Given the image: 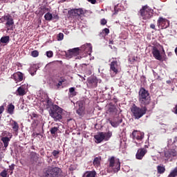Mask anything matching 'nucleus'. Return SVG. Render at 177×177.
Returning a JSON list of instances; mask_svg holds the SVG:
<instances>
[{"instance_id": "nucleus-11", "label": "nucleus", "mask_w": 177, "mask_h": 177, "mask_svg": "<svg viewBox=\"0 0 177 177\" xmlns=\"http://www.w3.org/2000/svg\"><path fill=\"white\" fill-rule=\"evenodd\" d=\"M44 109L48 111L49 115H50V111H51L53 106V102L52 99H50L48 96H46L44 101H42Z\"/></svg>"}, {"instance_id": "nucleus-31", "label": "nucleus", "mask_w": 177, "mask_h": 177, "mask_svg": "<svg viewBox=\"0 0 177 177\" xmlns=\"http://www.w3.org/2000/svg\"><path fill=\"white\" fill-rule=\"evenodd\" d=\"M50 131L51 135H56V133H57V132L59 131V128H57V127H53V128L50 129Z\"/></svg>"}, {"instance_id": "nucleus-18", "label": "nucleus", "mask_w": 177, "mask_h": 177, "mask_svg": "<svg viewBox=\"0 0 177 177\" xmlns=\"http://www.w3.org/2000/svg\"><path fill=\"white\" fill-rule=\"evenodd\" d=\"M94 138L95 139L96 143H102V142L105 139L104 132H100L98 135L94 136Z\"/></svg>"}, {"instance_id": "nucleus-46", "label": "nucleus", "mask_w": 177, "mask_h": 177, "mask_svg": "<svg viewBox=\"0 0 177 177\" xmlns=\"http://www.w3.org/2000/svg\"><path fill=\"white\" fill-rule=\"evenodd\" d=\"M106 24H107V21L106 20V19H101L100 24H102V26H104Z\"/></svg>"}, {"instance_id": "nucleus-4", "label": "nucleus", "mask_w": 177, "mask_h": 177, "mask_svg": "<svg viewBox=\"0 0 177 177\" xmlns=\"http://www.w3.org/2000/svg\"><path fill=\"white\" fill-rule=\"evenodd\" d=\"M0 21L4 24L7 30H14L15 21L14 19L10 14H6L0 19Z\"/></svg>"}, {"instance_id": "nucleus-33", "label": "nucleus", "mask_w": 177, "mask_h": 177, "mask_svg": "<svg viewBox=\"0 0 177 177\" xmlns=\"http://www.w3.org/2000/svg\"><path fill=\"white\" fill-rule=\"evenodd\" d=\"M176 176H177V167H175L169 175V177H176Z\"/></svg>"}, {"instance_id": "nucleus-35", "label": "nucleus", "mask_w": 177, "mask_h": 177, "mask_svg": "<svg viewBox=\"0 0 177 177\" xmlns=\"http://www.w3.org/2000/svg\"><path fill=\"white\" fill-rule=\"evenodd\" d=\"M66 82L65 77H61L59 82H58V84H57V88H59V87H60V86H62L63 82Z\"/></svg>"}, {"instance_id": "nucleus-49", "label": "nucleus", "mask_w": 177, "mask_h": 177, "mask_svg": "<svg viewBox=\"0 0 177 177\" xmlns=\"http://www.w3.org/2000/svg\"><path fill=\"white\" fill-rule=\"evenodd\" d=\"M15 167V163H12V164L9 166V169H10L11 171H14Z\"/></svg>"}, {"instance_id": "nucleus-19", "label": "nucleus", "mask_w": 177, "mask_h": 177, "mask_svg": "<svg viewBox=\"0 0 177 177\" xmlns=\"http://www.w3.org/2000/svg\"><path fill=\"white\" fill-rule=\"evenodd\" d=\"M84 111H85V106H84L83 103H79L78 109L76 110L77 114H78L79 116H84Z\"/></svg>"}, {"instance_id": "nucleus-24", "label": "nucleus", "mask_w": 177, "mask_h": 177, "mask_svg": "<svg viewBox=\"0 0 177 177\" xmlns=\"http://www.w3.org/2000/svg\"><path fill=\"white\" fill-rule=\"evenodd\" d=\"M95 176H96L95 171H86L83 175V177H95Z\"/></svg>"}, {"instance_id": "nucleus-42", "label": "nucleus", "mask_w": 177, "mask_h": 177, "mask_svg": "<svg viewBox=\"0 0 177 177\" xmlns=\"http://www.w3.org/2000/svg\"><path fill=\"white\" fill-rule=\"evenodd\" d=\"M4 111H5V106H0V120H1L2 114H3Z\"/></svg>"}, {"instance_id": "nucleus-54", "label": "nucleus", "mask_w": 177, "mask_h": 177, "mask_svg": "<svg viewBox=\"0 0 177 177\" xmlns=\"http://www.w3.org/2000/svg\"><path fill=\"white\" fill-rule=\"evenodd\" d=\"M174 114H177V104H176V106H174Z\"/></svg>"}, {"instance_id": "nucleus-9", "label": "nucleus", "mask_w": 177, "mask_h": 177, "mask_svg": "<svg viewBox=\"0 0 177 177\" xmlns=\"http://www.w3.org/2000/svg\"><path fill=\"white\" fill-rule=\"evenodd\" d=\"M165 157L167 158V160L170 159L171 160L174 158H177V146L165 152Z\"/></svg>"}, {"instance_id": "nucleus-43", "label": "nucleus", "mask_w": 177, "mask_h": 177, "mask_svg": "<svg viewBox=\"0 0 177 177\" xmlns=\"http://www.w3.org/2000/svg\"><path fill=\"white\" fill-rule=\"evenodd\" d=\"M118 111L117 108H115V106H111L109 108V111L111 113H115Z\"/></svg>"}, {"instance_id": "nucleus-21", "label": "nucleus", "mask_w": 177, "mask_h": 177, "mask_svg": "<svg viewBox=\"0 0 177 177\" xmlns=\"http://www.w3.org/2000/svg\"><path fill=\"white\" fill-rule=\"evenodd\" d=\"M17 95L19 96H24L26 95V92L24 86H20L17 89Z\"/></svg>"}, {"instance_id": "nucleus-22", "label": "nucleus", "mask_w": 177, "mask_h": 177, "mask_svg": "<svg viewBox=\"0 0 177 177\" xmlns=\"http://www.w3.org/2000/svg\"><path fill=\"white\" fill-rule=\"evenodd\" d=\"M101 160L102 156H96L95 158H94L93 164L95 166V167H99L100 166Z\"/></svg>"}, {"instance_id": "nucleus-53", "label": "nucleus", "mask_w": 177, "mask_h": 177, "mask_svg": "<svg viewBox=\"0 0 177 177\" xmlns=\"http://www.w3.org/2000/svg\"><path fill=\"white\" fill-rule=\"evenodd\" d=\"M88 1L89 3H93V4L96 3V0H88Z\"/></svg>"}, {"instance_id": "nucleus-60", "label": "nucleus", "mask_w": 177, "mask_h": 177, "mask_svg": "<svg viewBox=\"0 0 177 177\" xmlns=\"http://www.w3.org/2000/svg\"><path fill=\"white\" fill-rule=\"evenodd\" d=\"M41 156H44V152L41 153Z\"/></svg>"}, {"instance_id": "nucleus-25", "label": "nucleus", "mask_w": 177, "mask_h": 177, "mask_svg": "<svg viewBox=\"0 0 177 177\" xmlns=\"http://www.w3.org/2000/svg\"><path fill=\"white\" fill-rule=\"evenodd\" d=\"M1 142L3 143L4 145V147H8L10 141V138H9V137H2L1 138Z\"/></svg>"}, {"instance_id": "nucleus-37", "label": "nucleus", "mask_w": 177, "mask_h": 177, "mask_svg": "<svg viewBox=\"0 0 177 177\" xmlns=\"http://www.w3.org/2000/svg\"><path fill=\"white\" fill-rule=\"evenodd\" d=\"M50 8H48L47 7H43L40 10V13H41L43 15V14L50 12Z\"/></svg>"}, {"instance_id": "nucleus-10", "label": "nucleus", "mask_w": 177, "mask_h": 177, "mask_svg": "<svg viewBox=\"0 0 177 177\" xmlns=\"http://www.w3.org/2000/svg\"><path fill=\"white\" fill-rule=\"evenodd\" d=\"M99 80L96 77H91L87 79V86L88 88H95L97 87Z\"/></svg>"}, {"instance_id": "nucleus-26", "label": "nucleus", "mask_w": 177, "mask_h": 177, "mask_svg": "<svg viewBox=\"0 0 177 177\" xmlns=\"http://www.w3.org/2000/svg\"><path fill=\"white\" fill-rule=\"evenodd\" d=\"M15 108V106H14V104H12V103H10V104H8V114H10V115L14 114Z\"/></svg>"}, {"instance_id": "nucleus-15", "label": "nucleus", "mask_w": 177, "mask_h": 177, "mask_svg": "<svg viewBox=\"0 0 177 177\" xmlns=\"http://www.w3.org/2000/svg\"><path fill=\"white\" fill-rule=\"evenodd\" d=\"M133 138L137 139V140H142L145 138V133L138 130H134L132 132Z\"/></svg>"}, {"instance_id": "nucleus-36", "label": "nucleus", "mask_w": 177, "mask_h": 177, "mask_svg": "<svg viewBox=\"0 0 177 177\" xmlns=\"http://www.w3.org/2000/svg\"><path fill=\"white\" fill-rule=\"evenodd\" d=\"M69 92L71 93V95H72V96L77 95V92H75V87H71V88H69Z\"/></svg>"}, {"instance_id": "nucleus-38", "label": "nucleus", "mask_w": 177, "mask_h": 177, "mask_svg": "<svg viewBox=\"0 0 177 177\" xmlns=\"http://www.w3.org/2000/svg\"><path fill=\"white\" fill-rule=\"evenodd\" d=\"M52 154L53 157L58 158L59 154V151H57V149H54L52 152Z\"/></svg>"}, {"instance_id": "nucleus-34", "label": "nucleus", "mask_w": 177, "mask_h": 177, "mask_svg": "<svg viewBox=\"0 0 177 177\" xmlns=\"http://www.w3.org/2000/svg\"><path fill=\"white\" fill-rule=\"evenodd\" d=\"M84 13V12L82 10V8L76 9V17H80V15H82Z\"/></svg>"}, {"instance_id": "nucleus-2", "label": "nucleus", "mask_w": 177, "mask_h": 177, "mask_svg": "<svg viewBox=\"0 0 177 177\" xmlns=\"http://www.w3.org/2000/svg\"><path fill=\"white\" fill-rule=\"evenodd\" d=\"M82 51L84 53H91L92 51V46L90 43H87L84 46H82L81 48H70L68 51L66 52V56L68 58H72L74 56H78Z\"/></svg>"}, {"instance_id": "nucleus-14", "label": "nucleus", "mask_w": 177, "mask_h": 177, "mask_svg": "<svg viewBox=\"0 0 177 177\" xmlns=\"http://www.w3.org/2000/svg\"><path fill=\"white\" fill-rule=\"evenodd\" d=\"M108 121L113 128H118L119 125L122 123L123 120L122 118H118V120H116V118H114L113 120H111V118H109Z\"/></svg>"}, {"instance_id": "nucleus-41", "label": "nucleus", "mask_w": 177, "mask_h": 177, "mask_svg": "<svg viewBox=\"0 0 177 177\" xmlns=\"http://www.w3.org/2000/svg\"><path fill=\"white\" fill-rule=\"evenodd\" d=\"M57 39L58 41H62V39H64L63 32H59V34L57 35Z\"/></svg>"}, {"instance_id": "nucleus-48", "label": "nucleus", "mask_w": 177, "mask_h": 177, "mask_svg": "<svg viewBox=\"0 0 177 177\" xmlns=\"http://www.w3.org/2000/svg\"><path fill=\"white\" fill-rule=\"evenodd\" d=\"M30 118L32 120H33V118H38V115L37 113H32L30 115Z\"/></svg>"}, {"instance_id": "nucleus-59", "label": "nucleus", "mask_w": 177, "mask_h": 177, "mask_svg": "<svg viewBox=\"0 0 177 177\" xmlns=\"http://www.w3.org/2000/svg\"><path fill=\"white\" fill-rule=\"evenodd\" d=\"M175 53H177V46H176V48H175Z\"/></svg>"}, {"instance_id": "nucleus-12", "label": "nucleus", "mask_w": 177, "mask_h": 177, "mask_svg": "<svg viewBox=\"0 0 177 177\" xmlns=\"http://www.w3.org/2000/svg\"><path fill=\"white\" fill-rule=\"evenodd\" d=\"M152 55L156 59L160 60V61L163 60L161 53H160V50H158V48L156 46H153Z\"/></svg>"}, {"instance_id": "nucleus-44", "label": "nucleus", "mask_w": 177, "mask_h": 177, "mask_svg": "<svg viewBox=\"0 0 177 177\" xmlns=\"http://www.w3.org/2000/svg\"><path fill=\"white\" fill-rule=\"evenodd\" d=\"M53 55V51L50 50L46 52V56L48 57V58H51Z\"/></svg>"}, {"instance_id": "nucleus-50", "label": "nucleus", "mask_w": 177, "mask_h": 177, "mask_svg": "<svg viewBox=\"0 0 177 177\" xmlns=\"http://www.w3.org/2000/svg\"><path fill=\"white\" fill-rule=\"evenodd\" d=\"M4 157H5V154L3 153V152L0 151V162L2 160L3 158H4Z\"/></svg>"}, {"instance_id": "nucleus-30", "label": "nucleus", "mask_w": 177, "mask_h": 177, "mask_svg": "<svg viewBox=\"0 0 177 177\" xmlns=\"http://www.w3.org/2000/svg\"><path fill=\"white\" fill-rule=\"evenodd\" d=\"M112 131H108V132H104V139L105 140H109V139L112 137Z\"/></svg>"}, {"instance_id": "nucleus-51", "label": "nucleus", "mask_w": 177, "mask_h": 177, "mask_svg": "<svg viewBox=\"0 0 177 177\" xmlns=\"http://www.w3.org/2000/svg\"><path fill=\"white\" fill-rule=\"evenodd\" d=\"M149 144H147V145H145L143 147V149L146 151V153H147V149H149Z\"/></svg>"}, {"instance_id": "nucleus-16", "label": "nucleus", "mask_w": 177, "mask_h": 177, "mask_svg": "<svg viewBox=\"0 0 177 177\" xmlns=\"http://www.w3.org/2000/svg\"><path fill=\"white\" fill-rule=\"evenodd\" d=\"M145 154H147V151L146 149H144V147L138 149L136 154V158L138 160H142L143 157H145Z\"/></svg>"}, {"instance_id": "nucleus-57", "label": "nucleus", "mask_w": 177, "mask_h": 177, "mask_svg": "<svg viewBox=\"0 0 177 177\" xmlns=\"http://www.w3.org/2000/svg\"><path fill=\"white\" fill-rule=\"evenodd\" d=\"M114 10H115V12H114V14H117V13H118V10H117V7H116V6H115V8H114Z\"/></svg>"}, {"instance_id": "nucleus-13", "label": "nucleus", "mask_w": 177, "mask_h": 177, "mask_svg": "<svg viewBox=\"0 0 177 177\" xmlns=\"http://www.w3.org/2000/svg\"><path fill=\"white\" fill-rule=\"evenodd\" d=\"M109 66L111 71H113L115 75H117L119 72V66L117 60H113Z\"/></svg>"}, {"instance_id": "nucleus-17", "label": "nucleus", "mask_w": 177, "mask_h": 177, "mask_svg": "<svg viewBox=\"0 0 177 177\" xmlns=\"http://www.w3.org/2000/svg\"><path fill=\"white\" fill-rule=\"evenodd\" d=\"M14 80L17 82H23L24 80V74L22 72L18 71L14 73L12 76Z\"/></svg>"}, {"instance_id": "nucleus-5", "label": "nucleus", "mask_w": 177, "mask_h": 177, "mask_svg": "<svg viewBox=\"0 0 177 177\" xmlns=\"http://www.w3.org/2000/svg\"><path fill=\"white\" fill-rule=\"evenodd\" d=\"M139 13L143 20H149L153 16V10H151V7H149L147 5L142 6Z\"/></svg>"}, {"instance_id": "nucleus-29", "label": "nucleus", "mask_w": 177, "mask_h": 177, "mask_svg": "<svg viewBox=\"0 0 177 177\" xmlns=\"http://www.w3.org/2000/svg\"><path fill=\"white\" fill-rule=\"evenodd\" d=\"M39 158V154L38 153H35V152H33L31 154V160L33 161H37L38 159Z\"/></svg>"}, {"instance_id": "nucleus-32", "label": "nucleus", "mask_w": 177, "mask_h": 177, "mask_svg": "<svg viewBox=\"0 0 177 177\" xmlns=\"http://www.w3.org/2000/svg\"><path fill=\"white\" fill-rule=\"evenodd\" d=\"M70 17H77V9L68 10Z\"/></svg>"}, {"instance_id": "nucleus-27", "label": "nucleus", "mask_w": 177, "mask_h": 177, "mask_svg": "<svg viewBox=\"0 0 177 177\" xmlns=\"http://www.w3.org/2000/svg\"><path fill=\"white\" fill-rule=\"evenodd\" d=\"M157 169H158V173H159L160 174H162L166 171L165 167L161 165L157 167Z\"/></svg>"}, {"instance_id": "nucleus-28", "label": "nucleus", "mask_w": 177, "mask_h": 177, "mask_svg": "<svg viewBox=\"0 0 177 177\" xmlns=\"http://www.w3.org/2000/svg\"><path fill=\"white\" fill-rule=\"evenodd\" d=\"M44 18L46 21H51L53 19V14L50 12H47L44 15Z\"/></svg>"}, {"instance_id": "nucleus-52", "label": "nucleus", "mask_w": 177, "mask_h": 177, "mask_svg": "<svg viewBox=\"0 0 177 177\" xmlns=\"http://www.w3.org/2000/svg\"><path fill=\"white\" fill-rule=\"evenodd\" d=\"M150 28H151V29H156V26H155V24H151V25H150Z\"/></svg>"}, {"instance_id": "nucleus-39", "label": "nucleus", "mask_w": 177, "mask_h": 177, "mask_svg": "<svg viewBox=\"0 0 177 177\" xmlns=\"http://www.w3.org/2000/svg\"><path fill=\"white\" fill-rule=\"evenodd\" d=\"M39 55V53L37 50H34L31 53V56H32V57H38Z\"/></svg>"}, {"instance_id": "nucleus-40", "label": "nucleus", "mask_w": 177, "mask_h": 177, "mask_svg": "<svg viewBox=\"0 0 177 177\" xmlns=\"http://www.w3.org/2000/svg\"><path fill=\"white\" fill-rule=\"evenodd\" d=\"M37 71V70H35V67H31L30 70L29 71L31 75H35L36 74V72Z\"/></svg>"}, {"instance_id": "nucleus-7", "label": "nucleus", "mask_w": 177, "mask_h": 177, "mask_svg": "<svg viewBox=\"0 0 177 177\" xmlns=\"http://www.w3.org/2000/svg\"><path fill=\"white\" fill-rule=\"evenodd\" d=\"M61 168L59 167H48L44 171L46 177H56L59 174Z\"/></svg>"}, {"instance_id": "nucleus-3", "label": "nucleus", "mask_w": 177, "mask_h": 177, "mask_svg": "<svg viewBox=\"0 0 177 177\" xmlns=\"http://www.w3.org/2000/svg\"><path fill=\"white\" fill-rule=\"evenodd\" d=\"M50 116L53 118L54 121H61L63 118V109L57 104H54L53 102V107L50 111Z\"/></svg>"}, {"instance_id": "nucleus-56", "label": "nucleus", "mask_w": 177, "mask_h": 177, "mask_svg": "<svg viewBox=\"0 0 177 177\" xmlns=\"http://www.w3.org/2000/svg\"><path fill=\"white\" fill-rule=\"evenodd\" d=\"M75 168L73 167V166H70V167H69L70 171H75Z\"/></svg>"}, {"instance_id": "nucleus-45", "label": "nucleus", "mask_w": 177, "mask_h": 177, "mask_svg": "<svg viewBox=\"0 0 177 177\" xmlns=\"http://www.w3.org/2000/svg\"><path fill=\"white\" fill-rule=\"evenodd\" d=\"M8 175V172L7 171L4 170V171H2L1 173H0V176H2V177H6Z\"/></svg>"}, {"instance_id": "nucleus-23", "label": "nucleus", "mask_w": 177, "mask_h": 177, "mask_svg": "<svg viewBox=\"0 0 177 177\" xmlns=\"http://www.w3.org/2000/svg\"><path fill=\"white\" fill-rule=\"evenodd\" d=\"M10 42V36H3L1 38H0V44L1 43H3L4 46H6V44H8Z\"/></svg>"}, {"instance_id": "nucleus-6", "label": "nucleus", "mask_w": 177, "mask_h": 177, "mask_svg": "<svg viewBox=\"0 0 177 177\" xmlns=\"http://www.w3.org/2000/svg\"><path fill=\"white\" fill-rule=\"evenodd\" d=\"M109 167L113 168L115 173L120 171L121 162L119 159H118V160H115V156H111V158H109Z\"/></svg>"}, {"instance_id": "nucleus-1", "label": "nucleus", "mask_w": 177, "mask_h": 177, "mask_svg": "<svg viewBox=\"0 0 177 177\" xmlns=\"http://www.w3.org/2000/svg\"><path fill=\"white\" fill-rule=\"evenodd\" d=\"M138 101L140 106L133 104L131 108V111L134 118L139 120L144 115L147 114V111H153L155 108V104L151 103V94L147 89L141 87L138 92ZM149 109H148V106ZM141 107V108H140Z\"/></svg>"}, {"instance_id": "nucleus-58", "label": "nucleus", "mask_w": 177, "mask_h": 177, "mask_svg": "<svg viewBox=\"0 0 177 177\" xmlns=\"http://www.w3.org/2000/svg\"><path fill=\"white\" fill-rule=\"evenodd\" d=\"M176 142H177V137H175L174 140V143H176Z\"/></svg>"}, {"instance_id": "nucleus-47", "label": "nucleus", "mask_w": 177, "mask_h": 177, "mask_svg": "<svg viewBox=\"0 0 177 177\" xmlns=\"http://www.w3.org/2000/svg\"><path fill=\"white\" fill-rule=\"evenodd\" d=\"M103 31L106 34V35H109V34L110 33L109 28H104Z\"/></svg>"}, {"instance_id": "nucleus-8", "label": "nucleus", "mask_w": 177, "mask_h": 177, "mask_svg": "<svg viewBox=\"0 0 177 177\" xmlns=\"http://www.w3.org/2000/svg\"><path fill=\"white\" fill-rule=\"evenodd\" d=\"M157 26L158 28L161 29H165L168 28L170 26V21L167 20V19H165L162 17H158V19L157 21Z\"/></svg>"}, {"instance_id": "nucleus-20", "label": "nucleus", "mask_w": 177, "mask_h": 177, "mask_svg": "<svg viewBox=\"0 0 177 177\" xmlns=\"http://www.w3.org/2000/svg\"><path fill=\"white\" fill-rule=\"evenodd\" d=\"M10 124L12 125V129L14 130V131L18 132L19 128L18 122H16V120H12V118L10 119Z\"/></svg>"}, {"instance_id": "nucleus-61", "label": "nucleus", "mask_w": 177, "mask_h": 177, "mask_svg": "<svg viewBox=\"0 0 177 177\" xmlns=\"http://www.w3.org/2000/svg\"><path fill=\"white\" fill-rule=\"evenodd\" d=\"M62 1H67V0H62Z\"/></svg>"}, {"instance_id": "nucleus-55", "label": "nucleus", "mask_w": 177, "mask_h": 177, "mask_svg": "<svg viewBox=\"0 0 177 177\" xmlns=\"http://www.w3.org/2000/svg\"><path fill=\"white\" fill-rule=\"evenodd\" d=\"M39 133H36V132H33L32 136H33V137L36 136L37 137V136H39Z\"/></svg>"}]
</instances>
